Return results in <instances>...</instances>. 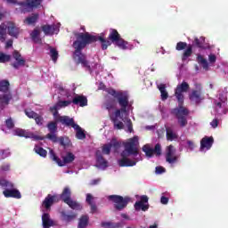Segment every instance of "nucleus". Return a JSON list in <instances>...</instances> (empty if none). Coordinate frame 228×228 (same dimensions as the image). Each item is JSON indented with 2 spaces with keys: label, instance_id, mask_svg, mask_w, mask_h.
Segmentation results:
<instances>
[{
  "label": "nucleus",
  "instance_id": "nucleus-1",
  "mask_svg": "<svg viewBox=\"0 0 228 228\" xmlns=\"http://www.w3.org/2000/svg\"><path fill=\"white\" fill-rule=\"evenodd\" d=\"M76 37L77 40H75L72 45V47L75 50L73 52V60L77 65L81 64L82 67L89 70H92V67H90V62L86 60V55L83 53V49L87 45H90V44L100 42L102 51H106L111 44H114V45H117L119 49L126 51L129 45L127 41H125L124 38H122L118 30L115 28H110L108 38H106L104 33H101L100 36H94L88 32L78 33L76 35Z\"/></svg>",
  "mask_w": 228,
  "mask_h": 228
},
{
  "label": "nucleus",
  "instance_id": "nucleus-2",
  "mask_svg": "<svg viewBox=\"0 0 228 228\" xmlns=\"http://www.w3.org/2000/svg\"><path fill=\"white\" fill-rule=\"evenodd\" d=\"M190 90V84L186 81H183L175 89V96L178 102V107L171 110V115H174L177 119L180 127H186L188 126V115L190 110L186 109L184 105V93Z\"/></svg>",
  "mask_w": 228,
  "mask_h": 228
},
{
  "label": "nucleus",
  "instance_id": "nucleus-3",
  "mask_svg": "<svg viewBox=\"0 0 228 228\" xmlns=\"http://www.w3.org/2000/svg\"><path fill=\"white\" fill-rule=\"evenodd\" d=\"M140 142H138V136L130 138L128 142L125 143V151L120 154L121 159L118 160V167H134L136 166V160H131L128 156H138Z\"/></svg>",
  "mask_w": 228,
  "mask_h": 228
},
{
  "label": "nucleus",
  "instance_id": "nucleus-4",
  "mask_svg": "<svg viewBox=\"0 0 228 228\" xmlns=\"http://www.w3.org/2000/svg\"><path fill=\"white\" fill-rule=\"evenodd\" d=\"M105 92L109 95H112L114 99H117L120 106V109L116 110L114 112L115 117H112V118H118L122 113H127V107L129 106V95H127V93L122 91L117 92L113 88H106Z\"/></svg>",
  "mask_w": 228,
  "mask_h": 228
},
{
  "label": "nucleus",
  "instance_id": "nucleus-5",
  "mask_svg": "<svg viewBox=\"0 0 228 228\" xmlns=\"http://www.w3.org/2000/svg\"><path fill=\"white\" fill-rule=\"evenodd\" d=\"M6 29L10 37L19 38V35H20V28H19L15 23L7 21L6 23H2L0 25V42H6Z\"/></svg>",
  "mask_w": 228,
  "mask_h": 228
},
{
  "label": "nucleus",
  "instance_id": "nucleus-6",
  "mask_svg": "<svg viewBox=\"0 0 228 228\" xmlns=\"http://www.w3.org/2000/svg\"><path fill=\"white\" fill-rule=\"evenodd\" d=\"M72 192L70 191V188L65 187L59 196L60 200H62L65 204H67L71 209H76L77 211H80L83 209L81 204L77 201L72 200Z\"/></svg>",
  "mask_w": 228,
  "mask_h": 228
},
{
  "label": "nucleus",
  "instance_id": "nucleus-7",
  "mask_svg": "<svg viewBox=\"0 0 228 228\" xmlns=\"http://www.w3.org/2000/svg\"><path fill=\"white\" fill-rule=\"evenodd\" d=\"M50 159L52 161H55L59 167H65L69 165L76 159V155L74 153L68 151L64 157H62V160L56 156V153L53 150L49 151Z\"/></svg>",
  "mask_w": 228,
  "mask_h": 228
},
{
  "label": "nucleus",
  "instance_id": "nucleus-8",
  "mask_svg": "<svg viewBox=\"0 0 228 228\" xmlns=\"http://www.w3.org/2000/svg\"><path fill=\"white\" fill-rule=\"evenodd\" d=\"M108 200L113 202L114 208L117 211H122V209H126V208H127V204L131 202V198L127 196L122 197L120 195H110L108 197Z\"/></svg>",
  "mask_w": 228,
  "mask_h": 228
},
{
  "label": "nucleus",
  "instance_id": "nucleus-9",
  "mask_svg": "<svg viewBox=\"0 0 228 228\" xmlns=\"http://www.w3.org/2000/svg\"><path fill=\"white\" fill-rule=\"evenodd\" d=\"M58 123L57 118H55L54 121H50L46 125L49 133L46 134L45 138L53 143H58Z\"/></svg>",
  "mask_w": 228,
  "mask_h": 228
},
{
  "label": "nucleus",
  "instance_id": "nucleus-10",
  "mask_svg": "<svg viewBox=\"0 0 228 228\" xmlns=\"http://www.w3.org/2000/svg\"><path fill=\"white\" fill-rule=\"evenodd\" d=\"M175 49L176 51H183L182 54V61H186V60H188L193 54V45H188L186 42H178Z\"/></svg>",
  "mask_w": 228,
  "mask_h": 228
},
{
  "label": "nucleus",
  "instance_id": "nucleus-11",
  "mask_svg": "<svg viewBox=\"0 0 228 228\" xmlns=\"http://www.w3.org/2000/svg\"><path fill=\"white\" fill-rule=\"evenodd\" d=\"M43 0H26V2H20L19 6L21 13H28L33 8H38L42 4Z\"/></svg>",
  "mask_w": 228,
  "mask_h": 228
},
{
  "label": "nucleus",
  "instance_id": "nucleus-12",
  "mask_svg": "<svg viewBox=\"0 0 228 228\" xmlns=\"http://www.w3.org/2000/svg\"><path fill=\"white\" fill-rule=\"evenodd\" d=\"M189 99L193 104H200L202 102L204 97L202 96V86L200 84L196 85V89L191 92Z\"/></svg>",
  "mask_w": 228,
  "mask_h": 228
},
{
  "label": "nucleus",
  "instance_id": "nucleus-13",
  "mask_svg": "<svg viewBox=\"0 0 228 228\" xmlns=\"http://www.w3.org/2000/svg\"><path fill=\"white\" fill-rule=\"evenodd\" d=\"M60 202V195L58 194H48L45 200L42 202V207L46 209L49 210L51 209V207L53 206V204H56Z\"/></svg>",
  "mask_w": 228,
  "mask_h": 228
},
{
  "label": "nucleus",
  "instance_id": "nucleus-14",
  "mask_svg": "<svg viewBox=\"0 0 228 228\" xmlns=\"http://www.w3.org/2000/svg\"><path fill=\"white\" fill-rule=\"evenodd\" d=\"M179 157L175 155V148L174 145H169L166 149V161L170 165H174V163H177Z\"/></svg>",
  "mask_w": 228,
  "mask_h": 228
},
{
  "label": "nucleus",
  "instance_id": "nucleus-15",
  "mask_svg": "<svg viewBox=\"0 0 228 228\" xmlns=\"http://www.w3.org/2000/svg\"><path fill=\"white\" fill-rule=\"evenodd\" d=\"M57 122L61 124L62 126H65L66 127H76L77 124L74 121V119L69 116H58Z\"/></svg>",
  "mask_w": 228,
  "mask_h": 228
},
{
  "label": "nucleus",
  "instance_id": "nucleus-16",
  "mask_svg": "<svg viewBox=\"0 0 228 228\" xmlns=\"http://www.w3.org/2000/svg\"><path fill=\"white\" fill-rule=\"evenodd\" d=\"M72 104L75 106H80V108H85L88 106V98L83 94H76L75 97L71 100Z\"/></svg>",
  "mask_w": 228,
  "mask_h": 228
},
{
  "label": "nucleus",
  "instance_id": "nucleus-17",
  "mask_svg": "<svg viewBox=\"0 0 228 228\" xmlns=\"http://www.w3.org/2000/svg\"><path fill=\"white\" fill-rule=\"evenodd\" d=\"M213 143H215V139L213 138V136H205L201 139L200 141V151H204L206 149V151H209V149H211V147H213Z\"/></svg>",
  "mask_w": 228,
  "mask_h": 228
},
{
  "label": "nucleus",
  "instance_id": "nucleus-18",
  "mask_svg": "<svg viewBox=\"0 0 228 228\" xmlns=\"http://www.w3.org/2000/svg\"><path fill=\"white\" fill-rule=\"evenodd\" d=\"M5 199H22V194L17 189H6L3 191Z\"/></svg>",
  "mask_w": 228,
  "mask_h": 228
},
{
  "label": "nucleus",
  "instance_id": "nucleus-19",
  "mask_svg": "<svg viewBox=\"0 0 228 228\" xmlns=\"http://www.w3.org/2000/svg\"><path fill=\"white\" fill-rule=\"evenodd\" d=\"M12 99H13L12 93L0 94V110H4Z\"/></svg>",
  "mask_w": 228,
  "mask_h": 228
},
{
  "label": "nucleus",
  "instance_id": "nucleus-20",
  "mask_svg": "<svg viewBox=\"0 0 228 228\" xmlns=\"http://www.w3.org/2000/svg\"><path fill=\"white\" fill-rule=\"evenodd\" d=\"M192 45H194V47H198V49H209V45L206 44V37H195L192 42Z\"/></svg>",
  "mask_w": 228,
  "mask_h": 228
},
{
  "label": "nucleus",
  "instance_id": "nucleus-21",
  "mask_svg": "<svg viewBox=\"0 0 228 228\" xmlns=\"http://www.w3.org/2000/svg\"><path fill=\"white\" fill-rule=\"evenodd\" d=\"M42 224L44 228H51L54 225V221L51 219V216L48 213H45L42 216Z\"/></svg>",
  "mask_w": 228,
  "mask_h": 228
},
{
  "label": "nucleus",
  "instance_id": "nucleus-22",
  "mask_svg": "<svg viewBox=\"0 0 228 228\" xmlns=\"http://www.w3.org/2000/svg\"><path fill=\"white\" fill-rule=\"evenodd\" d=\"M95 156H96V162L99 164V167H101L102 168H107L108 160L104 159V157L102 156V152L98 150L96 151Z\"/></svg>",
  "mask_w": 228,
  "mask_h": 228
},
{
  "label": "nucleus",
  "instance_id": "nucleus-23",
  "mask_svg": "<svg viewBox=\"0 0 228 228\" xmlns=\"http://www.w3.org/2000/svg\"><path fill=\"white\" fill-rule=\"evenodd\" d=\"M42 31L45 33V35L49 36L53 35V33H56V31H59L58 27L56 25H43Z\"/></svg>",
  "mask_w": 228,
  "mask_h": 228
},
{
  "label": "nucleus",
  "instance_id": "nucleus-24",
  "mask_svg": "<svg viewBox=\"0 0 228 228\" xmlns=\"http://www.w3.org/2000/svg\"><path fill=\"white\" fill-rule=\"evenodd\" d=\"M38 13H32L31 16H28L24 20V24H28V26H35L38 21Z\"/></svg>",
  "mask_w": 228,
  "mask_h": 228
},
{
  "label": "nucleus",
  "instance_id": "nucleus-25",
  "mask_svg": "<svg viewBox=\"0 0 228 228\" xmlns=\"http://www.w3.org/2000/svg\"><path fill=\"white\" fill-rule=\"evenodd\" d=\"M73 129H75L76 132V138L77 140H85L86 138V134H85V130L79 126V125H76V126H73Z\"/></svg>",
  "mask_w": 228,
  "mask_h": 228
},
{
  "label": "nucleus",
  "instance_id": "nucleus-26",
  "mask_svg": "<svg viewBox=\"0 0 228 228\" xmlns=\"http://www.w3.org/2000/svg\"><path fill=\"white\" fill-rule=\"evenodd\" d=\"M0 92L2 94H11L10 93V81L4 79L0 81Z\"/></svg>",
  "mask_w": 228,
  "mask_h": 228
},
{
  "label": "nucleus",
  "instance_id": "nucleus-27",
  "mask_svg": "<svg viewBox=\"0 0 228 228\" xmlns=\"http://www.w3.org/2000/svg\"><path fill=\"white\" fill-rule=\"evenodd\" d=\"M90 217L87 215L81 216L78 221L77 228H86L88 227V222Z\"/></svg>",
  "mask_w": 228,
  "mask_h": 228
},
{
  "label": "nucleus",
  "instance_id": "nucleus-28",
  "mask_svg": "<svg viewBox=\"0 0 228 228\" xmlns=\"http://www.w3.org/2000/svg\"><path fill=\"white\" fill-rule=\"evenodd\" d=\"M158 89L159 90V92L161 94L162 101H167V99H168V92H167V85L159 84L158 86Z\"/></svg>",
  "mask_w": 228,
  "mask_h": 228
},
{
  "label": "nucleus",
  "instance_id": "nucleus-29",
  "mask_svg": "<svg viewBox=\"0 0 228 228\" xmlns=\"http://www.w3.org/2000/svg\"><path fill=\"white\" fill-rule=\"evenodd\" d=\"M104 106L108 111H111V110H115V106H116L115 99L114 98L107 99L106 102H104Z\"/></svg>",
  "mask_w": 228,
  "mask_h": 228
},
{
  "label": "nucleus",
  "instance_id": "nucleus-30",
  "mask_svg": "<svg viewBox=\"0 0 228 228\" xmlns=\"http://www.w3.org/2000/svg\"><path fill=\"white\" fill-rule=\"evenodd\" d=\"M134 209L135 211H147L149 209V203H142V201H136L134 204Z\"/></svg>",
  "mask_w": 228,
  "mask_h": 228
},
{
  "label": "nucleus",
  "instance_id": "nucleus-31",
  "mask_svg": "<svg viewBox=\"0 0 228 228\" xmlns=\"http://www.w3.org/2000/svg\"><path fill=\"white\" fill-rule=\"evenodd\" d=\"M197 61L198 63H200V65H202L205 70H208V69H209V64L208 63V60H206L202 55L198 54Z\"/></svg>",
  "mask_w": 228,
  "mask_h": 228
},
{
  "label": "nucleus",
  "instance_id": "nucleus-32",
  "mask_svg": "<svg viewBox=\"0 0 228 228\" xmlns=\"http://www.w3.org/2000/svg\"><path fill=\"white\" fill-rule=\"evenodd\" d=\"M36 154H38L41 158H47V151L43 147L36 145L34 148Z\"/></svg>",
  "mask_w": 228,
  "mask_h": 228
},
{
  "label": "nucleus",
  "instance_id": "nucleus-33",
  "mask_svg": "<svg viewBox=\"0 0 228 228\" xmlns=\"http://www.w3.org/2000/svg\"><path fill=\"white\" fill-rule=\"evenodd\" d=\"M142 151H144L147 158H152V156H154V149H152V147H151V144H145L142 147Z\"/></svg>",
  "mask_w": 228,
  "mask_h": 228
},
{
  "label": "nucleus",
  "instance_id": "nucleus-34",
  "mask_svg": "<svg viewBox=\"0 0 228 228\" xmlns=\"http://www.w3.org/2000/svg\"><path fill=\"white\" fill-rule=\"evenodd\" d=\"M30 37H31L33 42H35L36 44H38V42L42 41V39H40V30L39 29L35 28L31 32Z\"/></svg>",
  "mask_w": 228,
  "mask_h": 228
},
{
  "label": "nucleus",
  "instance_id": "nucleus-35",
  "mask_svg": "<svg viewBox=\"0 0 228 228\" xmlns=\"http://www.w3.org/2000/svg\"><path fill=\"white\" fill-rule=\"evenodd\" d=\"M14 134H16V136H20L23 138H31V134L29 133L20 128L14 130Z\"/></svg>",
  "mask_w": 228,
  "mask_h": 228
},
{
  "label": "nucleus",
  "instance_id": "nucleus-36",
  "mask_svg": "<svg viewBox=\"0 0 228 228\" xmlns=\"http://www.w3.org/2000/svg\"><path fill=\"white\" fill-rule=\"evenodd\" d=\"M61 215L64 222H72V220H75L76 216H77L76 214L67 215L65 212H61Z\"/></svg>",
  "mask_w": 228,
  "mask_h": 228
},
{
  "label": "nucleus",
  "instance_id": "nucleus-37",
  "mask_svg": "<svg viewBox=\"0 0 228 228\" xmlns=\"http://www.w3.org/2000/svg\"><path fill=\"white\" fill-rule=\"evenodd\" d=\"M111 122H113L114 129H124V123L122 121H118L117 118H110Z\"/></svg>",
  "mask_w": 228,
  "mask_h": 228
},
{
  "label": "nucleus",
  "instance_id": "nucleus-38",
  "mask_svg": "<svg viewBox=\"0 0 228 228\" xmlns=\"http://www.w3.org/2000/svg\"><path fill=\"white\" fill-rule=\"evenodd\" d=\"M175 138H177V134L171 128H167V140L168 142H174Z\"/></svg>",
  "mask_w": 228,
  "mask_h": 228
},
{
  "label": "nucleus",
  "instance_id": "nucleus-39",
  "mask_svg": "<svg viewBox=\"0 0 228 228\" xmlns=\"http://www.w3.org/2000/svg\"><path fill=\"white\" fill-rule=\"evenodd\" d=\"M50 56L54 63L58 61V50L56 48L50 47Z\"/></svg>",
  "mask_w": 228,
  "mask_h": 228
},
{
  "label": "nucleus",
  "instance_id": "nucleus-40",
  "mask_svg": "<svg viewBox=\"0 0 228 228\" xmlns=\"http://www.w3.org/2000/svg\"><path fill=\"white\" fill-rule=\"evenodd\" d=\"M101 225H102V227H105V228H118V227H120V224H113L111 222H102Z\"/></svg>",
  "mask_w": 228,
  "mask_h": 228
},
{
  "label": "nucleus",
  "instance_id": "nucleus-41",
  "mask_svg": "<svg viewBox=\"0 0 228 228\" xmlns=\"http://www.w3.org/2000/svg\"><path fill=\"white\" fill-rule=\"evenodd\" d=\"M102 153L110 156L111 154V145L110 143L104 144L102 147Z\"/></svg>",
  "mask_w": 228,
  "mask_h": 228
},
{
  "label": "nucleus",
  "instance_id": "nucleus-42",
  "mask_svg": "<svg viewBox=\"0 0 228 228\" xmlns=\"http://www.w3.org/2000/svg\"><path fill=\"white\" fill-rule=\"evenodd\" d=\"M11 58L10 55L0 52V63H6V61H10Z\"/></svg>",
  "mask_w": 228,
  "mask_h": 228
},
{
  "label": "nucleus",
  "instance_id": "nucleus-43",
  "mask_svg": "<svg viewBox=\"0 0 228 228\" xmlns=\"http://www.w3.org/2000/svg\"><path fill=\"white\" fill-rule=\"evenodd\" d=\"M72 104V101L68 100V101H59L57 102V106L59 108H67V106H70Z\"/></svg>",
  "mask_w": 228,
  "mask_h": 228
},
{
  "label": "nucleus",
  "instance_id": "nucleus-44",
  "mask_svg": "<svg viewBox=\"0 0 228 228\" xmlns=\"http://www.w3.org/2000/svg\"><path fill=\"white\" fill-rule=\"evenodd\" d=\"M0 186H2L3 188H13V183L4 180V179H1L0 180Z\"/></svg>",
  "mask_w": 228,
  "mask_h": 228
},
{
  "label": "nucleus",
  "instance_id": "nucleus-45",
  "mask_svg": "<svg viewBox=\"0 0 228 228\" xmlns=\"http://www.w3.org/2000/svg\"><path fill=\"white\" fill-rule=\"evenodd\" d=\"M25 115L28 118H34L36 117H37L38 113L35 112L34 110H25Z\"/></svg>",
  "mask_w": 228,
  "mask_h": 228
},
{
  "label": "nucleus",
  "instance_id": "nucleus-46",
  "mask_svg": "<svg viewBox=\"0 0 228 228\" xmlns=\"http://www.w3.org/2000/svg\"><path fill=\"white\" fill-rule=\"evenodd\" d=\"M109 145H110V149L113 147L114 149H120V142L117 141V139L113 138L110 142H109Z\"/></svg>",
  "mask_w": 228,
  "mask_h": 228
},
{
  "label": "nucleus",
  "instance_id": "nucleus-47",
  "mask_svg": "<svg viewBox=\"0 0 228 228\" xmlns=\"http://www.w3.org/2000/svg\"><path fill=\"white\" fill-rule=\"evenodd\" d=\"M34 120L37 126H44V117L41 115L37 114V116L34 118Z\"/></svg>",
  "mask_w": 228,
  "mask_h": 228
},
{
  "label": "nucleus",
  "instance_id": "nucleus-48",
  "mask_svg": "<svg viewBox=\"0 0 228 228\" xmlns=\"http://www.w3.org/2000/svg\"><path fill=\"white\" fill-rule=\"evenodd\" d=\"M5 126L7 129H13V127H15V123H13V119H12V118H9L5 120Z\"/></svg>",
  "mask_w": 228,
  "mask_h": 228
},
{
  "label": "nucleus",
  "instance_id": "nucleus-49",
  "mask_svg": "<svg viewBox=\"0 0 228 228\" xmlns=\"http://www.w3.org/2000/svg\"><path fill=\"white\" fill-rule=\"evenodd\" d=\"M26 65V60H19L16 62L12 63L14 69H19V67H24Z\"/></svg>",
  "mask_w": 228,
  "mask_h": 228
},
{
  "label": "nucleus",
  "instance_id": "nucleus-50",
  "mask_svg": "<svg viewBox=\"0 0 228 228\" xmlns=\"http://www.w3.org/2000/svg\"><path fill=\"white\" fill-rule=\"evenodd\" d=\"M153 154H156L157 156H161V144H155V147L153 149Z\"/></svg>",
  "mask_w": 228,
  "mask_h": 228
},
{
  "label": "nucleus",
  "instance_id": "nucleus-51",
  "mask_svg": "<svg viewBox=\"0 0 228 228\" xmlns=\"http://www.w3.org/2000/svg\"><path fill=\"white\" fill-rule=\"evenodd\" d=\"M12 56L14 60H16V61H19V60H24L22 59V55H20V53H19L18 51H14Z\"/></svg>",
  "mask_w": 228,
  "mask_h": 228
},
{
  "label": "nucleus",
  "instance_id": "nucleus-52",
  "mask_svg": "<svg viewBox=\"0 0 228 228\" xmlns=\"http://www.w3.org/2000/svg\"><path fill=\"white\" fill-rule=\"evenodd\" d=\"M86 201L87 202V204H94V196L91 193H87L86 194Z\"/></svg>",
  "mask_w": 228,
  "mask_h": 228
},
{
  "label": "nucleus",
  "instance_id": "nucleus-53",
  "mask_svg": "<svg viewBox=\"0 0 228 228\" xmlns=\"http://www.w3.org/2000/svg\"><path fill=\"white\" fill-rule=\"evenodd\" d=\"M126 127L129 133H133V122L131 121V119H128L126 121Z\"/></svg>",
  "mask_w": 228,
  "mask_h": 228
},
{
  "label": "nucleus",
  "instance_id": "nucleus-54",
  "mask_svg": "<svg viewBox=\"0 0 228 228\" xmlns=\"http://www.w3.org/2000/svg\"><path fill=\"white\" fill-rule=\"evenodd\" d=\"M139 202H142V204H149V197L147 195L141 196V200Z\"/></svg>",
  "mask_w": 228,
  "mask_h": 228
},
{
  "label": "nucleus",
  "instance_id": "nucleus-55",
  "mask_svg": "<svg viewBox=\"0 0 228 228\" xmlns=\"http://www.w3.org/2000/svg\"><path fill=\"white\" fill-rule=\"evenodd\" d=\"M210 126L213 129H216V127H218V118H214L212 122H210Z\"/></svg>",
  "mask_w": 228,
  "mask_h": 228
},
{
  "label": "nucleus",
  "instance_id": "nucleus-56",
  "mask_svg": "<svg viewBox=\"0 0 228 228\" xmlns=\"http://www.w3.org/2000/svg\"><path fill=\"white\" fill-rule=\"evenodd\" d=\"M13 46V40L12 39H9L8 41H6L5 43V49H10V47Z\"/></svg>",
  "mask_w": 228,
  "mask_h": 228
},
{
  "label": "nucleus",
  "instance_id": "nucleus-57",
  "mask_svg": "<svg viewBox=\"0 0 228 228\" xmlns=\"http://www.w3.org/2000/svg\"><path fill=\"white\" fill-rule=\"evenodd\" d=\"M187 145L190 151H193L195 149V143L193 142V141H187Z\"/></svg>",
  "mask_w": 228,
  "mask_h": 228
},
{
  "label": "nucleus",
  "instance_id": "nucleus-58",
  "mask_svg": "<svg viewBox=\"0 0 228 228\" xmlns=\"http://www.w3.org/2000/svg\"><path fill=\"white\" fill-rule=\"evenodd\" d=\"M208 61L210 63H215L216 61V55L215 54L208 55Z\"/></svg>",
  "mask_w": 228,
  "mask_h": 228
},
{
  "label": "nucleus",
  "instance_id": "nucleus-59",
  "mask_svg": "<svg viewBox=\"0 0 228 228\" xmlns=\"http://www.w3.org/2000/svg\"><path fill=\"white\" fill-rule=\"evenodd\" d=\"M1 170H3L4 172H8V170H10V165L4 164L3 166H1Z\"/></svg>",
  "mask_w": 228,
  "mask_h": 228
},
{
  "label": "nucleus",
  "instance_id": "nucleus-60",
  "mask_svg": "<svg viewBox=\"0 0 228 228\" xmlns=\"http://www.w3.org/2000/svg\"><path fill=\"white\" fill-rule=\"evenodd\" d=\"M164 172H165V167H156V174H163Z\"/></svg>",
  "mask_w": 228,
  "mask_h": 228
},
{
  "label": "nucleus",
  "instance_id": "nucleus-61",
  "mask_svg": "<svg viewBox=\"0 0 228 228\" xmlns=\"http://www.w3.org/2000/svg\"><path fill=\"white\" fill-rule=\"evenodd\" d=\"M30 134V138H34V140H45V138L43 136L35 135L33 134Z\"/></svg>",
  "mask_w": 228,
  "mask_h": 228
},
{
  "label": "nucleus",
  "instance_id": "nucleus-62",
  "mask_svg": "<svg viewBox=\"0 0 228 228\" xmlns=\"http://www.w3.org/2000/svg\"><path fill=\"white\" fill-rule=\"evenodd\" d=\"M59 108H60V105H58V103H56L54 106L50 107V111L52 113L54 112V111H58Z\"/></svg>",
  "mask_w": 228,
  "mask_h": 228
},
{
  "label": "nucleus",
  "instance_id": "nucleus-63",
  "mask_svg": "<svg viewBox=\"0 0 228 228\" xmlns=\"http://www.w3.org/2000/svg\"><path fill=\"white\" fill-rule=\"evenodd\" d=\"M89 206L91 207V213H95V211H97V205L91 203Z\"/></svg>",
  "mask_w": 228,
  "mask_h": 228
},
{
  "label": "nucleus",
  "instance_id": "nucleus-64",
  "mask_svg": "<svg viewBox=\"0 0 228 228\" xmlns=\"http://www.w3.org/2000/svg\"><path fill=\"white\" fill-rule=\"evenodd\" d=\"M160 202H161V204H168V198L165 197V196H162L160 198Z\"/></svg>",
  "mask_w": 228,
  "mask_h": 228
}]
</instances>
